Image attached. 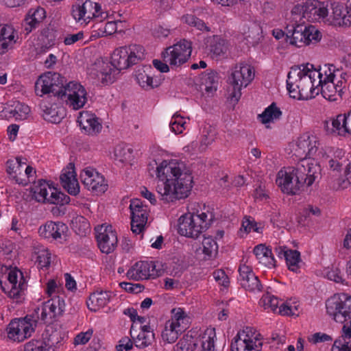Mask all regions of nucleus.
Here are the masks:
<instances>
[{
  "mask_svg": "<svg viewBox=\"0 0 351 351\" xmlns=\"http://www.w3.org/2000/svg\"><path fill=\"white\" fill-rule=\"evenodd\" d=\"M159 183L156 189L162 199L173 202L188 197L192 188L191 173L182 171L179 164L163 161L156 167Z\"/></svg>",
  "mask_w": 351,
  "mask_h": 351,
  "instance_id": "f257e3e1",
  "label": "nucleus"
},
{
  "mask_svg": "<svg viewBox=\"0 0 351 351\" xmlns=\"http://www.w3.org/2000/svg\"><path fill=\"white\" fill-rule=\"evenodd\" d=\"M322 82L321 69L307 63L291 67L287 75V86L291 97L307 100L319 95Z\"/></svg>",
  "mask_w": 351,
  "mask_h": 351,
  "instance_id": "f03ea898",
  "label": "nucleus"
},
{
  "mask_svg": "<svg viewBox=\"0 0 351 351\" xmlns=\"http://www.w3.org/2000/svg\"><path fill=\"white\" fill-rule=\"evenodd\" d=\"M128 51L125 47L115 49L111 56V62L97 60L91 68L90 74L98 78L102 84H112L120 71L132 66Z\"/></svg>",
  "mask_w": 351,
  "mask_h": 351,
  "instance_id": "7ed1b4c3",
  "label": "nucleus"
},
{
  "mask_svg": "<svg viewBox=\"0 0 351 351\" xmlns=\"http://www.w3.org/2000/svg\"><path fill=\"white\" fill-rule=\"evenodd\" d=\"M326 308L332 319L343 324L342 338L351 339V296L346 293L334 295L326 300Z\"/></svg>",
  "mask_w": 351,
  "mask_h": 351,
  "instance_id": "20e7f679",
  "label": "nucleus"
},
{
  "mask_svg": "<svg viewBox=\"0 0 351 351\" xmlns=\"http://www.w3.org/2000/svg\"><path fill=\"white\" fill-rule=\"evenodd\" d=\"M213 219L212 214L208 219V215L206 213L200 214L189 213L179 218L178 232L182 236L196 239L209 227Z\"/></svg>",
  "mask_w": 351,
  "mask_h": 351,
  "instance_id": "39448f33",
  "label": "nucleus"
},
{
  "mask_svg": "<svg viewBox=\"0 0 351 351\" xmlns=\"http://www.w3.org/2000/svg\"><path fill=\"white\" fill-rule=\"evenodd\" d=\"M215 337L214 328H206L199 337H194L193 332H189L176 344L175 351H194L199 343L202 351H214Z\"/></svg>",
  "mask_w": 351,
  "mask_h": 351,
  "instance_id": "423d86ee",
  "label": "nucleus"
},
{
  "mask_svg": "<svg viewBox=\"0 0 351 351\" xmlns=\"http://www.w3.org/2000/svg\"><path fill=\"white\" fill-rule=\"evenodd\" d=\"M252 67L247 64H237L228 78L232 90H229L230 97L237 102L241 96V89L246 87L254 79Z\"/></svg>",
  "mask_w": 351,
  "mask_h": 351,
  "instance_id": "0eeeda50",
  "label": "nucleus"
},
{
  "mask_svg": "<svg viewBox=\"0 0 351 351\" xmlns=\"http://www.w3.org/2000/svg\"><path fill=\"white\" fill-rule=\"evenodd\" d=\"M300 178L295 167H288L278 173L276 182L284 193L296 195L306 186Z\"/></svg>",
  "mask_w": 351,
  "mask_h": 351,
  "instance_id": "6e6552de",
  "label": "nucleus"
},
{
  "mask_svg": "<svg viewBox=\"0 0 351 351\" xmlns=\"http://www.w3.org/2000/svg\"><path fill=\"white\" fill-rule=\"evenodd\" d=\"M65 80L60 73L47 72L42 75L35 83V91L37 95L53 94L58 99L64 88Z\"/></svg>",
  "mask_w": 351,
  "mask_h": 351,
  "instance_id": "1a4fd4ad",
  "label": "nucleus"
},
{
  "mask_svg": "<svg viewBox=\"0 0 351 351\" xmlns=\"http://www.w3.org/2000/svg\"><path fill=\"white\" fill-rule=\"evenodd\" d=\"M192 52L191 43L186 39H182L167 47L162 53L163 59L171 66L178 67L187 62Z\"/></svg>",
  "mask_w": 351,
  "mask_h": 351,
  "instance_id": "9d476101",
  "label": "nucleus"
},
{
  "mask_svg": "<svg viewBox=\"0 0 351 351\" xmlns=\"http://www.w3.org/2000/svg\"><path fill=\"white\" fill-rule=\"evenodd\" d=\"M60 99L64 100L74 110H79L87 102V92L84 87L76 82H70L65 84L60 95Z\"/></svg>",
  "mask_w": 351,
  "mask_h": 351,
  "instance_id": "9b49d317",
  "label": "nucleus"
},
{
  "mask_svg": "<svg viewBox=\"0 0 351 351\" xmlns=\"http://www.w3.org/2000/svg\"><path fill=\"white\" fill-rule=\"evenodd\" d=\"M331 13L327 21L329 24L339 27H349L351 25V0H347L346 5L334 2L330 5Z\"/></svg>",
  "mask_w": 351,
  "mask_h": 351,
  "instance_id": "f8f14e48",
  "label": "nucleus"
},
{
  "mask_svg": "<svg viewBox=\"0 0 351 351\" xmlns=\"http://www.w3.org/2000/svg\"><path fill=\"white\" fill-rule=\"evenodd\" d=\"M80 177L87 189L97 195L104 193L108 189L104 177L93 169H84Z\"/></svg>",
  "mask_w": 351,
  "mask_h": 351,
  "instance_id": "ddd939ff",
  "label": "nucleus"
},
{
  "mask_svg": "<svg viewBox=\"0 0 351 351\" xmlns=\"http://www.w3.org/2000/svg\"><path fill=\"white\" fill-rule=\"evenodd\" d=\"M31 320L28 316L23 319L12 320L7 328L8 337L14 341H22L29 337L33 330Z\"/></svg>",
  "mask_w": 351,
  "mask_h": 351,
  "instance_id": "4468645a",
  "label": "nucleus"
},
{
  "mask_svg": "<svg viewBox=\"0 0 351 351\" xmlns=\"http://www.w3.org/2000/svg\"><path fill=\"white\" fill-rule=\"evenodd\" d=\"M318 145L315 136L304 134L296 141L294 154L301 160H306L307 157L311 158L316 155Z\"/></svg>",
  "mask_w": 351,
  "mask_h": 351,
  "instance_id": "2eb2a0df",
  "label": "nucleus"
},
{
  "mask_svg": "<svg viewBox=\"0 0 351 351\" xmlns=\"http://www.w3.org/2000/svg\"><path fill=\"white\" fill-rule=\"evenodd\" d=\"M98 234L96 236L98 246L103 253L110 254L113 252L117 245V236L116 232L112 230V227H104L96 228Z\"/></svg>",
  "mask_w": 351,
  "mask_h": 351,
  "instance_id": "dca6fc26",
  "label": "nucleus"
},
{
  "mask_svg": "<svg viewBox=\"0 0 351 351\" xmlns=\"http://www.w3.org/2000/svg\"><path fill=\"white\" fill-rule=\"evenodd\" d=\"M301 179L305 180L306 186H311L321 177V167L316 163L308 160H302L295 166Z\"/></svg>",
  "mask_w": 351,
  "mask_h": 351,
  "instance_id": "f3484780",
  "label": "nucleus"
},
{
  "mask_svg": "<svg viewBox=\"0 0 351 351\" xmlns=\"http://www.w3.org/2000/svg\"><path fill=\"white\" fill-rule=\"evenodd\" d=\"M156 265L154 262L140 261L130 268L127 272V276L130 279L139 280H146L152 276H158L155 271Z\"/></svg>",
  "mask_w": 351,
  "mask_h": 351,
  "instance_id": "a211bd4d",
  "label": "nucleus"
},
{
  "mask_svg": "<svg viewBox=\"0 0 351 351\" xmlns=\"http://www.w3.org/2000/svg\"><path fill=\"white\" fill-rule=\"evenodd\" d=\"M329 73L328 74L325 71V76H322V82L320 84L321 92L322 96L328 101H337L339 98L341 97L342 88L337 89L339 84L335 85L333 83L335 73L332 72L331 69L329 67Z\"/></svg>",
  "mask_w": 351,
  "mask_h": 351,
  "instance_id": "6ab92c4d",
  "label": "nucleus"
},
{
  "mask_svg": "<svg viewBox=\"0 0 351 351\" xmlns=\"http://www.w3.org/2000/svg\"><path fill=\"white\" fill-rule=\"evenodd\" d=\"M241 285L249 291H261L263 286L250 267L241 265L239 268Z\"/></svg>",
  "mask_w": 351,
  "mask_h": 351,
  "instance_id": "aec40b11",
  "label": "nucleus"
},
{
  "mask_svg": "<svg viewBox=\"0 0 351 351\" xmlns=\"http://www.w3.org/2000/svg\"><path fill=\"white\" fill-rule=\"evenodd\" d=\"M68 227L62 222L47 221L38 230L40 236L45 239L54 240L64 239L66 237Z\"/></svg>",
  "mask_w": 351,
  "mask_h": 351,
  "instance_id": "412c9836",
  "label": "nucleus"
},
{
  "mask_svg": "<svg viewBox=\"0 0 351 351\" xmlns=\"http://www.w3.org/2000/svg\"><path fill=\"white\" fill-rule=\"evenodd\" d=\"M101 10V6L97 3L86 0L82 5H77L73 8L72 14L74 19L80 21H86L93 17H97Z\"/></svg>",
  "mask_w": 351,
  "mask_h": 351,
  "instance_id": "4be33fe9",
  "label": "nucleus"
},
{
  "mask_svg": "<svg viewBox=\"0 0 351 351\" xmlns=\"http://www.w3.org/2000/svg\"><path fill=\"white\" fill-rule=\"evenodd\" d=\"M7 278L11 285V289L8 292L9 297L17 300L21 298L22 293L26 287L23 273L16 269H10Z\"/></svg>",
  "mask_w": 351,
  "mask_h": 351,
  "instance_id": "5701e85b",
  "label": "nucleus"
},
{
  "mask_svg": "<svg viewBox=\"0 0 351 351\" xmlns=\"http://www.w3.org/2000/svg\"><path fill=\"white\" fill-rule=\"evenodd\" d=\"M306 26L302 24L288 25L285 28V32L290 44L298 47L306 46Z\"/></svg>",
  "mask_w": 351,
  "mask_h": 351,
  "instance_id": "b1692460",
  "label": "nucleus"
},
{
  "mask_svg": "<svg viewBox=\"0 0 351 351\" xmlns=\"http://www.w3.org/2000/svg\"><path fill=\"white\" fill-rule=\"evenodd\" d=\"M78 122L82 129L88 135H96L102 128V125L99 118L95 114L88 112H81L78 118Z\"/></svg>",
  "mask_w": 351,
  "mask_h": 351,
  "instance_id": "393cba45",
  "label": "nucleus"
},
{
  "mask_svg": "<svg viewBox=\"0 0 351 351\" xmlns=\"http://www.w3.org/2000/svg\"><path fill=\"white\" fill-rule=\"evenodd\" d=\"M261 302L265 309L270 308L274 312L278 309V313L282 315H295V311H297L296 306L293 308L285 303H282L280 306H278V299L269 293L263 295L261 300Z\"/></svg>",
  "mask_w": 351,
  "mask_h": 351,
  "instance_id": "a878e982",
  "label": "nucleus"
},
{
  "mask_svg": "<svg viewBox=\"0 0 351 351\" xmlns=\"http://www.w3.org/2000/svg\"><path fill=\"white\" fill-rule=\"evenodd\" d=\"M304 17H308L311 20L324 19L328 16V10L324 3L318 1H307L302 7Z\"/></svg>",
  "mask_w": 351,
  "mask_h": 351,
  "instance_id": "bb28decb",
  "label": "nucleus"
},
{
  "mask_svg": "<svg viewBox=\"0 0 351 351\" xmlns=\"http://www.w3.org/2000/svg\"><path fill=\"white\" fill-rule=\"evenodd\" d=\"M66 169H64L60 176L62 187L72 195H76L80 191V186L75 178L74 165L69 164Z\"/></svg>",
  "mask_w": 351,
  "mask_h": 351,
  "instance_id": "cd10ccee",
  "label": "nucleus"
},
{
  "mask_svg": "<svg viewBox=\"0 0 351 351\" xmlns=\"http://www.w3.org/2000/svg\"><path fill=\"white\" fill-rule=\"evenodd\" d=\"M130 334L136 347L143 349L150 345L154 341L155 335L149 326L145 325L141 327V331L136 335L133 328L130 330Z\"/></svg>",
  "mask_w": 351,
  "mask_h": 351,
  "instance_id": "c85d7f7f",
  "label": "nucleus"
},
{
  "mask_svg": "<svg viewBox=\"0 0 351 351\" xmlns=\"http://www.w3.org/2000/svg\"><path fill=\"white\" fill-rule=\"evenodd\" d=\"M14 28L8 25H0V54H5L14 47L16 42Z\"/></svg>",
  "mask_w": 351,
  "mask_h": 351,
  "instance_id": "c756f323",
  "label": "nucleus"
},
{
  "mask_svg": "<svg viewBox=\"0 0 351 351\" xmlns=\"http://www.w3.org/2000/svg\"><path fill=\"white\" fill-rule=\"evenodd\" d=\"M262 342H252L246 339L244 333H238L231 344V351H260Z\"/></svg>",
  "mask_w": 351,
  "mask_h": 351,
  "instance_id": "7c9ffc66",
  "label": "nucleus"
},
{
  "mask_svg": "<svg viewBox=\"0 0 351 351\" xmlns=\"http://www.w3.org/2000/svg\"><path fill=\"white\" fill-rule=\"evenodd\" d=\"M219 77L216 71H210L200 76V88L205 90L208 95H213L217 90Z\"/></svg>",
  "mask_w": 351,
  "mask_h": 351,
  "instance_id": "2f4dec72",
  "label": "nucleus"
},
{
  "mask_svg": "<svg viewBox=\"0 0 351 351\" xmlns=\"http://www.w3.org/2000/svg\"><path fill=\"white\" fill-rule=\"evenodd\" d=\"M110 293L106 291L95 292L89 296L86 302L88 309L91 311H97L104 307L110 300Z\"/></svg>",
  "mask_w": 351,
  "mask_h": 351,
  "instance_id": "473e14b6",
  "label": "nucleus"
},
{
  "mask_svg": "<svg viewBox=\"0 0 351 351\" xmlns=\"http://www.w3.org/2000/svg\"><path fill=\"white\" fill-rule=\"evenodd\" d=\"M52 183L49 184L44 180H39L37 184L32 189V198L38 202L47 203L49 198L48 189L50 192L52 191Z\"/></svg>",
  "mask_w": 351,
  "mask_h": 351,
  "instance_id": "72a5a7b5",
  "label": "nucleus"
},
{
  "mask_svg": "<svg viewBox=\"0 0 351 351\" xmlns=\"http://www.w3.org/2000/svg\"><path fill=\"white\" fill-rule=\"evenodd\" d=\"M184 328V326L182 328L177 327L173 321H168L165 324V328L161 334L162 340L168 343L175 342L178 338L179 334L182 332Z\"/></svg>",
  "mask_w": 351,
  "mask_h": 351,
  "instance_id": "f704fd0d",
  "label": "nucleus"
},
{
  "mask_svg": "<svg viewBox=\"0 0 351 351\" xmlns=\"http://www.w3.org/2000/svg\"><path fill=\"white\" fill-rule=\"evenodd\" d=\"M128 51V55L130 64L132 65L138 63L145 58V49L143 46L138 45H131L124 46Z\"/></svg>",
  "mask_w": 351,
  "mask_h": 351,
  "instance_id": "c9c22d12",
  "label": "nucleus"
},
{
  "mask_svg": "<svg viewBox=\"0 0 351 351\" xmlns=\"http://www.w3.org/2000/svg\"><path fill=\"white\" fill-rule=\"evenodd\" d=\"M281 115L282 112L280 108L276 106L275 103H272L259 115V117L263 123H267L274 119H279Z\"/></svg>",
  "mask_w": 351,
  "mask_h": 351,
  "instance_id": "e433bc0d",
  "label": "nucleus"
},
{
  "mask_svg": "<svg viewBox=\"0 0 351 351\" xmlns=\"http://www.w3.org/2000/svg\"><path fill=\"white\" fill-rule=\"evenodd\" d=\"M70 197L65 193L58 191L53 186L47 203L64 206L70 202Z\"/></svg>",
  "mask_w": 351,
  "mask_h": 351,
  "instance_id": "4c0bfd02",
  "label": "nucleus"
},
{
  "mask_svg": "<svg viewBox=\"0 0 351 351\" xmlns=\"http://www.w3.org/2000/svg\"><path fill=\"white\" fill-rule=\"evenodd\" d=\"M344 171L345 178H338L335 179L332 187L335 189H346L351 184V160L346 162Z\"/></svg>",
  "mask_w": 351,
  "mask_h": 351,
  "instance_id": "58836bf2",
  "label": "nucleus"
},
{
  "mask_svg": "<svg viewBox=\"0 0 351 351\" xmlns=\"http://www.w3.org/2000/svg\"><path fill=\"white\" fill-rule=\"evenodd\" d=\"M285 260L289 270L294 272L298 271L301 258L300 253L298 250H289L288 254L285 257Z\"/></svg>",
  "mask_w": 351,
  "mask_h": 351,
  "instance_id": "ea45409f",
  "label": "nucleus"
},
{
  "mask_svg": "<svg viewBox=\"0 0 351 351\" xmlns=\"http://www.w3.org/2000/svg\"><path fill=\"white\" fill-rule=\"evenodd\" d=\"M43 337H44L42 341H45L47 346L53 348H54V347L59 343L62 339L60 332L59 331L54 330L52 327L46 330Z\"/></svg>",
  "mask_w": 351,
  "mask_h": 351,
  "instance_id": "a19ab883",
  "label": "nucleus"
},
{
  "mask_svg": "<svg viewBox=\"0 0 351 351\" xmlns=\"http://www.w3.org/2000/svg\"><path fill=\"white\" fill-rule=\"evenodd\" d=\"M261 33L260 26L256 24H252L248 27V31L245 32V39L252 45H257L262 37Z\"/></svg>",
  "mask_w": 351,
  "mask_h": 351,
  "instance_id": "79ce46f5",
  "label": "nucleus"
},
{
  "mask_svg": "<svg viewBox=\"0 0 351 351\" xmlns=\"http://www.w3.org/2000/svg\"><path fill=\"white\" fill-rule=\"evenodd\" d=\"M147 221V213L131 216V230L135 234H140L144 230Z\"/></svg>",
  "mask_w": 351,
  "mask_h": 351,
  "instance_id": "37998d69",
  "label": "nucleus"
},
{
  "mask_svg": "<svg viewBox=\"0 0 351 351\" xmlns=\"http://www.w3.org/2000/svg\"><path fill=\"white\" fill-rule=\"evenodd\" d=\"M202 245L203 253L208 258H211L217 254L218 245L212 237H204Z\"/></svg>",
  "mask_w": 351,
  "mask_h": 351,
  "instance_id": "c03bdc74",
  "label": "nucleus"
},
{
  "mask_svg": "<svg viewBox=\"0 0 351 351\" xmlns=\"http://www.w3.org/2000/svg\"><path fill=\"white\" fill-rule=\"evenodd\" d=\"M25 351H55L54 348L47 346L45 341L32 340L25 343Z\"/></svg>",
  "mask_w": 351,
  "mask_h": 351,
  "instance_id": "a18cd8bd",
  "label": "nucleus"
},
{
  "mask_svg": "<svg viewBox=\"0 0 351 351\" xmlns=\"http://www.w3.org/2000/svg\"><path fill=\"white\" fill-rule=\"evenodd\" d=\"M186 23L190 26L196 27L197 29L202 32H209L210 28L206 25V23L202 20L198 19L194 15L187 14L183 17Z\"/></svg>",
  "mask_w": 351,
  "mask_h": 351,
  "instance_id": "49530a36",
  "label": "nucleus"
},
{
  "mask_svg": "<svg viewBox=\"0 0 351 351\" xmlns=\"http://www.w3.org/2000/svg\"><path fill=\"white\" fill-rule=\"evenodd\" d=\"M132 150L125 146L119 145L114 148V157L120 162H124L130 160Z\"/></svg>",
  "mask_w": 351,
  "mask_h": 351,
  "instance_id": "de8ad7c7",
  "label": "nucleus"
},
{
  "mask_svg": "<svg viewBox=\"0 0 351 351\" xmlns=\"http://www.w3.org/2000/svg\"><path fill=\"white\" fill-rule=\"evenodd\" d=\"M306 45H308L311 43L315 44L319 42L321 40L322 34L315 26H306Z\"/></svg>",
  "mask_w": 351,
  "mask_h": 351,
  "instance_id": "09e8293b",
  "label": "nucleus"
},
{
  "mask_svg": "<svg viewBox=\"0 0 351 351\" xmlns=\"http://www.w3.org/2000/svg\"><path fill=\"white\" fill-rule=\"evenodd\" d=\"M48 306L49 305H45L44 303L41 308H38L36 311V313L38 314V318L45 324H50L55 320Z\"/></svg>",
  "mask_w": 351,
  "mask_h": 351,
  "instance_id": "8fccbe9b",
  "label": "nucleus"
},
{
  "mask_svg": "<svg viewBox=\"0 0 351 351\" xmlns=\"http://www.w3.org/2000/svg\"><path fill=\"white\" fill-rule=\"evenodd\" d=\"M209 50L216 56L224 54L227 50L225 40L220 38L214 39L210 44Z\"/></svg>",
  "mask_w": 351,
  "mask_h": 351,
  "instance_id": "3c124183",
  "label": "nucleus"
},
{
  "mask_svg": "<svg viewBox=\"0 0 351 351\" xmlns=\"http://www.w3.org/2000/svg\"><path fill=\"white\" fill-rule=\"evenodd\" d=\"M7 173L16 177L18 174H21V158L19 157L16 158V160H8L6 162Z\"/></svg>",
  "mask_w": 351,
  "mask_h": 351,
  "instance_id": "603ef678",
  "label": "nucleus"
},
{
  "mask_svg": "<svg viewBox=\"0 0 351 351\" xmlns=\"http://www.w3.org/2000/svg\"><path fill=\"white\" fill-rule=\"evenodd\" d=\"M130 209L131 212V216L136 215L142 216V215L147 213L145 208L143 205L142 202L138 199H134L131 201L130 204Z\"/></svg>",
  "mask_w": 351,
  "mask_h": 351,
  "instance_id": "864d4df0",
  "label": "nucleus"
},
{
  "mask_svg": "<svg viewBox=\"0 0 351 351\" xmlns=\"http://www.w3.org/2000/svg\"><path fill=\"white\" fill-rule=\"evenodd\" d=\"M175 119L174 121H171L170 128L172 132L176 134H181L184 129L185 121H183V118L180 115L175 114L172 117V119Z\"/></svg>",
  "mask_w": 351,
  "mask_h": 351,
  "instance_id": "5fc2aeb1",
  "label": "nucleus"
},
{
  "mask_svg": "<svg viewBox=\"0 0 351 351\" xmlns=\"http://www.w3.org/2000/svg\"><path fill=\"white\" fill-rule=\"evenodd\" d=\"M30 109L29 107L25 104L19 103L14 110V116L16 117V119H25L27 117V115L29 113Z\"/></svg>",
  "mask_w": 351,
  "mask_h": 351,
  "instance_id": "6e6d98bb",
  "label": "nucleus"
},
{
  "mask_svg": "<svg viewBox=\"0 0 351 351\" xmlns=\"http://www.w3.org/2000/svg\"><path fill=\"white\" fill-rule=\"evenodd\" d=\"M145 69L143 72L138 70L136 75L137 82L142 88L147 86V84H145V81L148 80L149 73L147 72L151 71L152 69L151 66H145Z\"/></svg>",
  "mask_w": 351,
  "mask_h": 351,
  "instance_id": "4d7b16f0",
  "label": "nucleus"
},
{
  "mask_svg": "<svg viewBox=\"0 0 351 351\" xmlns=\"http://www.w3.org/2000/svg\"><path fill=\"white\" fill-rule=\"evenodd\" d=\"M62 289V284L55 279L49 280L47 283L46 293L49 296Z\"/></svg>",
  "mask_w": 351,
  "mask_h": 351,
  "instance_id": "13d9d810",
  "label": "nucleus"
},
{
  "mask_svg": "<svg viewBox=\"0 0 351 351\" xmlns=\"http://www.w3.org/2000/svg\"><path fill=\"white\" fill-rule=\"evenodd\" d=\"M215 134L211 132H208L206 134H204L200 141V151H205L207 147L215 141Z\"/></svg>",
  "mask_w": 351,
  "mask_h": 351,
  "instance_id": "bf43d9fd",
  "label": "nucleus"
},
{
  "mask_svg": "<svg viewBox=\"0 0 351 351\" xmlns=\"http://www.w3.org/2000/svg\"><path fill=\"white\" fill-rule=\"evenodd\" d=\"M120 286L129 293H138L143 291L144 287L141 284H133L130 282H121Z\"/></svg>",
  "mask_w": 351,
  "mask_h": 351,
  "instance_id": "052dcab7",
  "label": "nucleus"
},
{
  "mask_svg": "<svg viewBox=\"0 0 351 351\" xmlns=\"http://www.w3.org/2000/svg\"><path fill=\"white\" fill-rule=\"evenodd\" d=\"M346 162H344L343 160H341V158H330L328 161V165L330 171L334 173L332 176H337V173L340 171L341 167L346 165Z\"/></svg>",
  "mask_w": 351,
  "mask_h": 351,
  "instance_id": "680f3d73",
  "label": "nucleus"
},
{
  "mask_svg": "<svg viewBox=\"0 0 351 351\" xmlns=\"http://www.w3.org/2000/svg\"><path fill=\"white\" fill-rule=\"evenodd\" d=\"M172 313L174 314L173 319L171 321L175 322L177 327L182 328V324H184V319H186L184 311L181 308L173 309Z\"/></svg>",
  "mask_w": 351,
  "mask_h": 351,
  "instance_id": "e2e57ef3",
  "label": "nucleus"
},
{
  "mask_svg": "<svg viewBox=\"0 0 351 351\" xmlns=\"http://www.w3.org/2000/svg\"><path fill=\"white\" fill-rule=\"evenodd\" d=\"M78 223L81 224L82 227V229L81 228L78 229V232H77L78 234L85 235L88 232H90L89 223L84 217L80 216L75 219V223L77 224Z\"/></svg>",
  "mask_w": 351,
  "mask_h": 351,
  "instance_id": "0e129e2a",
  "label": "nucleus"
},
{
  "mask_svg": "<svg viewBox=\"0 0 351 351\" xmlns=\"http://www.w3.org/2000/svg\"><path fill=\"white\" fill-rule=\"evenodd\" d=\"M254 253L257 259L259 260L260 258H264L265 256H267L268 254H271L272 252L271 249L268 248L265 245L260 244L254 247Z\"/></svg>",
  "mask_w": 351,
  "mask_h": 351,
  "instance_id": "69168bd1",
  "label": "nucleus"
},
{
  "mask_svg": "<svg viewBox=\"0 0 351 351\" xmlns=\"http://www.w3.org/2000/svg\"><path fill=\"white\" fill-rule=\"evenodd\" d=\"M326 276L330 280H332L335 282L343 283L344 280L341 275L340 270L337 268L332 269L328 271Z\"/></svg>",
  "mask_w": 351,
  "mask_h": 351,
  "instance_id": "338daca9",
  "label": "nucleus"
},
{
  "mask_svg": "<svg viewBox=\"0 0 351 351\" xmlns=\"http://www.w3.org/2000/svg\"><path fill=\"white\" fill-rule=\"evenodd\" d=\"M244 230L245 232H250L252 230L254 232H259V228L257 227V224L254 221H250V219H246L243 221L241 230Z\"/></svg>",
  "mask_w": 351,
  "mask_h": 351,
  "instance_id": "774afa93",
  "label": "nucleus"
}]
</instances>
